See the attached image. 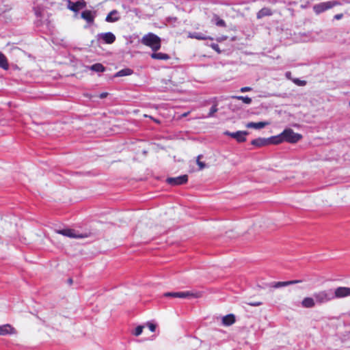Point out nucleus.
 Wrapping results in <instances>:
<instances>
[{"mask_svg": "<svg viewBox=\"0 0 350 350\" xmlns=\"http://www.w3.org/2000/svg\"><path fill=\"white\" fill-rule=\"evenodd\" d=\"M57 234L64 235L65 237H68L70 238H75V239H81L87 237V235H83L81 234H77L75 231L72 229H63V230H57L55 231Z\"/></svg>", "mask_w": 350, "mask_h": 350, "instance_id": "nucleus-8", "label": "nucleus"}, {"mask_svg": "<svg viewBox=\"0 0 350 350\" xmlns=\"http://www.w3.org/2000/svg\"><path fill=\"white\" fill-rule=\"evenodd\" d=\"M98 40H102L106 44H112L116 40L115 35L111 32L101 33L97 35Z\"/></svg>", "mask_w": 350, "mask_h": 350, "instance_id": "nucleus-9", "label": "nucleus"}, {"mask_svg": "<svg viewBox=\"0 0 350 350\" xmlns=\"http://www.w3.org/2000/svg\"><path fill=\"white\" fill-rule=\"evenodd\" d=\"M0 67L5 70H8L9 67L7 59L1 52H0Z\"/></svg>", "mask_w": 350, "mask_h": 350, "instance_id": "nucleus-22", "label": "nucleus"}, {"mask_svg": "<svg viewBox=\"0 0 350 350\" xmlns=\"http://www.w3.org/2000/svg\"><path fill=\"white\" fill-rule=\"evenodd\" d=\"M215 19V25L217 26H219V27H225L226 26V22L223 20V19H221L219 16H217V15H215L214 16Z\"/></svg>", "mask_w": 350, "mask_h": 350, "instance_id": "nucleus-26", "label": "nucleus"}, {"mask_svg": "<svg viewBox=\"0 0 350 350\" xmlns=\"http://www.w3.org/2000/svg\"><path fill=\"white\" fill-rule=\"evenodd\" d=\"M274 141H275V139L273 140V137L268 138V139L259 137V138L253 139L251 142V144L253 146H255L256 147H262V146H267L269 144H273Z\"/></svg>", "mask_w": 350, "mask_h": 350, "instance_id": "nucleus-11", "label": "nucleus"}, {"mask_svg": "<svg viewBox=\"0 0 350 350\" xmlns=\"http://www.w3.org/2000/svg\"><path fill=\"white\" fill-rule=\"evenodd\" d=\"M348 296H350V288L340 286L335 289L334 297L342 298Z\"/></svg>", "mask_w": 350, "mask_h": 350, "instance_id": "nucleus-12", "label": "nucleus"}, {"mask_svg": "<svg viewBox=\"0 0 350 350\" xmlns=\"http://www.w3.org/2000/svg\"><path fill=\"white\" fill-rule=\"evenodd\" d=\"M146 325H147L148 327L149 328V329L152 332H154L155 331V329H156V325H154V323H150V322L147 323Z\"/></svg>", "mask_w": 350, "mask_h": 350, "instance_id": "nucleus-34", "label": "nucleus"}, {"mask_svg": "<svg viewBox=\"0 0 350 350\" xmlns=\"http://www.w3.org/2000/svg\"><path fill=\"white\" fill-rule=\"evenodd\" d=\"M153 120H154V121L155 122H157V123H159V120H155V119H153Z\"/></svg>", "mask_w": 350, "mask_h": 350, "instance_id": "nucleus-41", "label": "nucleus"}, {"mask_svg": "<svg viewBox=\"0 0 350 350\" xmlns=\"http://www.w3.org/2000/svg\"><path fill=\"white\" fill-rule=\"evenodd\" d=\"M142 44L150 47L154 52H157L161 49V40L153 33H148L144 35L141 40Z\"/></svg>", "mask_w": 350, "mask_h": 350, "instance_id": "nucleus-2", "label": "nucleus"}, {"mask_svg": "<svg viewBox=\"0 0 350 350\" xmlns=\"http://www.w3.org/2000/svg\"><path fill=\"white\" fill-rule=\"evenodd\" d=\"M108 95V94L107 92H103L102 94H100V98H105L107 97V96Z\"/></svg>", "mask_w": 350, "mask_h": 350, "instance_id": "nucleus-38", "label": "nucleus"}, {"mask_svg": "<svg viewBox=\"0 0 350 350\" xmlns=\"http://www.w3.org/2000/svg\"><path fill=\"white\" fill-rule=\"evenodd\" d=\"M202 157V155H199L197 157V160H196V162H197V164L198 165L199 170H202V169H204V168H205L206 167V163H204V162L200 161V159H201Z\"/></svg>", "mask_w": 350, "mask_h": 350, "instance_id": "nucleus-28", "label": "nucleus"}, {"mask_svg": "<svg viewBox=\"0 0 350 350\" xmlns=\"http://www.w3.org/2000/svg\"><path fill=\"white\" fill-rule=\"evenodd\" d=\"M342 17H343V14H336V15L334 16V19H336V20H340V19H341Z\"/></svg>", "mask_w": 350, "mask_h": 350, "instance_id": "nucleus-37", "label": "nucleus"}, {"mask_svg": "<svg viewBox=\"0 0 350 350\" xmlns=\"http://www.w3.org/2000/svg\"><path fill=\"white\" fill-rule=\"evenodd\" d=\"M248 132L245 131H239L237 132H230V131H225L224 135L230 136L231 137L235 139L238 142H243L246 141V135H248Z\"/></svg>", "mask_w": 350, "mask_h": 350, "instance_id": "nucleus-7", "label": "nucleus"}, {"mask_svg": "<svg viewBox=\"0 0 350 350\" xmlns=\"http://www.w3.org/2000/svg\"><path fill=\"white\" fill-rule=\"evenodd\" d=\"M303 280H293L288 281V286L303 282Z\"/></svg>", "mask_w": 350, "mask_h": 350, "instance_id": "nucleus-33", "label": "nucleus"}, {"mask_svg": "<svg viewBox=\"0 0 350 350\" xmlns=\"http://www.w3.org/2000/svg\"><path fill=\"white\" fill-rule=\"evenodd\" d=\"M246 304L251 306H259L262 304V302L260 301H253L246 302Z\"/></svg>", "mask_w": 350, "mask_h": 350, "instance_id": "nucleus-31", "label": "nucleus"}, {"mask_svg": "<svg viewBox=\"0 0 350 350\" xmlns=\"http://www.w3.org/2000/svg\"><path fill=\"white\" fill-rule=\"evenodd\" d=\"M85 6H86V3L84 0H79L77 2H72V1H68V9H70V10H72L75 12H79V10L85 8Z\"/></svg>", "mask_w": 350, "mask_h": 350, "instance_id": "nucleus-10", "label": "nucleus"}, {"mask_svg": "<svg viewBox=\"0 0 350 350\" xmlns=\"http://www.w3.org/2000/svg\"><path fill=\"white\" fill-rule=\"evenodd\" d=\"M155 178L157 180L164 182L170 186L181 185L188 181V176H167L165 178H163L165 176H155Z\"/></svg>", "mask_w": 350, "mask_h": 350, "instance_id": "nucleus-3", "label": "nucleus"}, {"mask_svg": "<svg viewBox=\"0 0 350 350\" xmlns=\"http://www.w3.org/2000/svg\"><path fill=\"white\" fill-rule=\"evenodd\" d=\"M164 296L174 297V298H182V299L187 298V297L199 298L202 296V293L200 291L169 292V293H165L164 294Z\"/></svg>", "mask_w": 350, "mask_h": 350, "instance_id": "nucleus-4", "label": "nucleus"}, {"mask_svg": "<svg viewBox=\"0 0 350 350\" xmlns=\"http://www.w3.org/2000/svg\"><path fill=\"white\" fill-rule=\"evenodd\" d=\"M235 322V317L232 314H227L222 319V323L224 325L230 326Z\"/></svg>", "mask_w": 350, "mask_h": 350, "instance_id": "nucleus-19", "label": "nucleus"}, {"mask_svg": "<svg viewBox=\"0 0 350 350\" xmlns=\"http://www.w3.org/2000/svg\"><path fill=\"white\" fill-rule=\"evenodd\" d=\"M133 73V70L130 68H124L122 69L120 71H118L116 74V77H124V76H129L131 75Z\"/></svg>", "mask_w": 350, "mask_h": 350, "instance_id": "nucleus-23", "label": "nucleus"}, {"mask_svg": "<svg viewBox=\"0 0 350 350\" xmlns=\"http://www.w3.org/2000/svg\"><path fill=\"white\" fill-rule=\"evenodd\" d=\"M151 58L159 60H168L170 56L167 53L154 52L150 55Z\"/></svg>", "mask_w": 350, "mask_h": 350, "instance_id": "nucleus-18", "label": "nucleus"}, {"mask_svg": "<svg viewBox=\"0 0 350 350\" xmlns=\"http://www.w3.org/2000/svg\"><path fill=\"white\" fill-rule=\"evenodd\" d=\"M272 15L271 10L268 8H263L257 13V18L260 19L265 16Z\"/></svg>", "mask_w": 350, "mask_h": 350, "instance_id": "nucleus-21", "label": "nucleus"}, {"mask_svg": "<svg viewBox=\"0 0 350 350\" xmlns=\"http://www.w3.org/2000/svg\"><path fill=\"white\" fill-rule=\"evenodd\" d=\"M301 306L305 308H311L315 306L316 301L314 297H306L301 301Z\"/></svg>", "mask_w": 350, "mask_h": 350, "instance_id": "nucleus-15", "label": "nucleus"}, {"mask_svg": "<svg viewBox=\"0 0 350 350\" xmlns=\"http://www.w3.org/2000/svg\"><path fill=\"white\" fill-rule=\"evenodd\" d=\"M211 47L215 50V51H217L218 53H221V51L219 49V45L217 44H215V43H213L211 44Z\"/></svg>", "mask_w": 350, "mask_h": 350, "instance_id": "nucleus-35", "label": "nucleus"}, {"mask_svg": "<svg viewBox=\"0 0 350 350\" xmlns=\"http://www.w3.org/2000/svg\"><path fill=\"white\" fill-rule=\"evenodd\" d=\"M68 282L70 284H72V279L69 278V279L68 280Z\"/></svg>", "mask_w": 350, "mask_h": 350, "instance_id": "nucleus-40", "label": "nucleus"}, {"mask_svg": "<svg viewBox=\"0 0 350 350\" xmlns=\"http://www.w3.org/2000/svg\"><path fill=\"white\" fill-rule=\"evenodd\" d=\"M90 70L96 72H104L105 68V67L99 63L94 64L92 66H90Z\"/></svg>", "mask_w": 350, "mask_h": 350, "instance_id": "nucleus-24", "label": "nucleus"}, {"mask_svg": "<svg viewBox=\"0 0 350 350\" xmlns=\"http://www.w3.org/2000/svg\"><path fill=\"white\" fill-rule=\"evenodd\" d=\"M252 88L250 87H243L240 89L241 92H250L252 90Z\"/></svg>", "mask_w": 350, "mask_h": 350, "instance_id": "nucleus-36", "label": "nucleus"}, {"mask_svg": "<svg viewBox=\"0 0 350 350\" xmlns=\"http://www.w3.org/2000/svg\"><path fill=\"white\" fill-rule=\"evenodd\" d=\"M293 81L297 85H299V86H304L306 84V81H301L299 79H293Z\"/></svg>", "mask_w": 350, "mask_h": 350, "instance_id": "nucleus-32", "label": "nucleus"}, {"mask_svg": "<svg viewBox=\"0 0 350 350\" xmlns=\"http://www.w3.org/2000/svg\"><path fill=\"white\" fill-rule=\"evenodd\" d=\"M313 297H314L316 304L319 305L330 301L334 298L329 291L327 290L315 292L313 294Z\"/></svg>", "mask_w": 350, "mask_h": 350, "instance_id": "nucleus-5", "label": "nucleus"}, {"mask_svg": "<svg viewBox=\"0 0 350 350\" xmlns=\"http://www.w3.org/2000/svg\"><path fill=\"white\" fill-rule=\"evenodd\" d=\"M120 18L119 12L116 10H113L108 14L105 21L108 23H114L119 21Z\"/></svg>", "mask_w": 350, "mask_h": 350, "instance_id": "nucleus-16", "label": "nucleus"}, {"mask_svg": "<svg viewBox=\"0 0 350 350\" xmlns=\"http://www.w3.org/2000/svg\"><path fill=\"white\" fill-rule=\"evenodd\" d=\"M291 72H286L285 74L286 78H288L289 79H291Z\"/></svg>", "mask_w": 350, "mask_h": 350, "instance_id": "nucleus-39", "label": "nucleus"}, {"mask_svg": "<svg viewBox=\"0 0 350 350\" xmlns=\"http://www.w3.org/2000/svg\"><path fill=\"white\" fill-rule=\"evenodd\" d=\"M189 37L191 38H195V39H197L199 40H206V39H209L211 40H213V38L211 37L206 36L203 33H199V32L189 33Z\"/></svg>", "mask_w": 350, "mask_h": 350, "instance_id": "nucleus-20", "label": "nucleus"}, {"mask_svg": "<svg viewBox=\"0 0 350 350\" xmlns=\"http://www.w3.org/2000/svg\"><path fill=\"white\" fill-rule=\"evenodd\" d=\"M268 122H248L246 124V127L249 129H260L264 128L265 126L269 125Z\"/></svg>", "mask_w": 350, "mask_h": 350, "instance_id": "nucleus-17", "label": "nucleus"}, {"mask_svg": "<svg viewBox=\"0 0 350 350\" xmlns=\"http://www.w3.org/2000/svg\"><path fill=\"white\" fill-rule=\"evenodd\" d=\"M232 98L242 100L244 103L250 105L252 103V98L248 96H232Z\"/></svg>", "mask_w": 350, "mask_h": 350, "instance_id": "nucleus-25", "label": "nucleus"}, {"mask_svg": "<svg viewBox=\"0 0 350 350\" xmlns=\"http://www.w3.org/2000/svg\"><path fill=\"white\" fill-rule=\"evenodd\" d=\"M288 286V281H284V282H273L272 284H271V286L273 287V288H280V287H284V286Z\"/></svg>", "mask_w": 350, "mask_h": 350, "instance_id": "nucleus-27", "label": "nucleus"}, {"mask_svg": "<svg viewBox=\"0 0 350 350\" xmlns=\"http://www.w3.org/2000/svg\"><path fill=\"white\" fill-rule=\"evenodd\" d=\"M302 138V135L299 133H295L291 129H286L277 136L273 137V144H278L283 142L295 144Z\"/></svg>", "mask_w": 350, "mask_h": 350, "instance_id": "nucleus-1", "label": "nucleus"}, {"mask_svg": "<svg viewBox=\"0 0 350 350\" xmlns=\"http://www.w3.org/2000/svg\"><path fill=\"white\" fill-rule=\"evenodd\" d=\"M218 109L217 107V104H215L211 108L210 111L208 114V117L213 116L214 113H216Z\"/></svg>", "mask_w": 350, "mask_h": 350, "instance_id": "nucleus-30", "label": "nucleus"}, {"mask_svg": "<svg viewBox=\"0 0 350 350\" xmlns=\"http://www.w3.org/2000/svg\"><path fill=\"white\" fill-rule=\"evenodd\" d=\"M16 333V329L10 324L0 325V336L15 334Z\"/></svg>", "mask_w": 350, "mask_h": 350, "instance_id": "nucleus-13", "label": "nucleus"}, {"mask_svg": "<svg viewBox=\"0 0 350 350\" xmlns=\"http://www.w3.org/2000/svg\"><path fill=\"white\" fill-rule=\"evenodd\" d=\"M144 327L143 325H138L133 332V334L135 336H139L142 333Z\"/></svg>", "mask_w": 350, "mask_h": 350, "instance_id": "nucleus-29", "label": "nucleus"}, {"mask_svg": "<svg viewBox=\"0 0 350 350\" xmlns=\"http://www.w3.org/2000/svg\"><path fill=\"white\" fill-rule=\"evenodd\" d=\"M338 1H326L316 4L313 6V10L317 14H319L333 7L339 5Z\"/></svg>", "mask_w": 350, "mask_h": 350, "instance_id": "nucleus-6", "label": "nucleus"}, {"mask_svg": "<svg viewBox=\"0 0 350 350\" xmlns=\"http://www.w3.org/2000/svg\"><path fill=\"white\" fill-rule=\"evenodd\" d=\"M81 18L87 21L88 23L92 24L94 21L95 13L91 10H86L81 12Z\"/></svg>", "mask_w": 350, "mask_h": 350, "instance_id": "nucleus-14", "label": "nucleus"}, {"mask_svg": "<svg viewBox=\"0 0 350 350\" xmlns=\"http://www.w3.org/2000/svg\"><path fill=\"white\" fill-rule=\"evenodd\" d=\"M187 115V113H185L183 114V116H186Z\"/></svg>", "mask_w": 350, "mask_h": 350, "instance_id": "nucleus-42", "label": "nucleus"}]
</instances>
